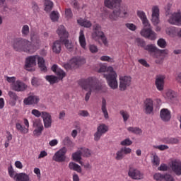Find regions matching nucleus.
Here are the masks:
<instances>
[{"instance_id": "nucleus-1", "label": "nucleus", "mask_w": 181, "mask_h": 181, "mask_svg": "<svg viewBox=\"0 0 181 181\" xmlns=\"http://www.w3.org/2000/svg\"><path fill=\"white\" fill-rule=\"evenodd\" d=\"M31 42L28 40L17 38L14 40L13 47L16 52H25V53H35L40 46V39L37 37H31Z\"/></svg>"}, {"instance_id": "nucleus-2", "label": "nucleus", "mask_w": 181, "mask_h": 181, "mask_svg": "<svg viewBox=\"0 0 181 181\" xmlns=\"http://www.w3.org/2000/svg\"><path fill=\"white\" fill-rule=\"evenodd\" d=\"M79 86L85 90L88 91L86 94L85 100L86 101H88L90 100V96L91 95V92L95 91V93H98L101 91V93H107V87L102 86L98 82L95 77H89L86 79H81L78 82Z\"/></svg>"}, {"instance_id": "nucleus-3", "label": "nucleus", "mask_w": 181, "mask_h": 181, "mask_svg": "<svg viewBox=\"0 0 181 181\" xmlns=\"http://www.w3.org/2000/svg\"><path fill=\"white\" fill-rule=\"evenodd\" d=\"M122 0H105V6L109 9H113V12L109 15L110 21H117L118 18H124L128 15V7L121 6Z\"/></svg>"}, {"instance_id": "nucleus-4", "label": "nucleus", "mask_w": 181, "mask_h": 181, "mask_svg": "<svg viewBox=\"0 0 181 181\" xmlns=\"http://www.w3.org/2000/svg\"><path fill=\"white\" fill-rule=\"evenodd\" d=\"M99 73H105L103 76L105 78H106L107 81V84L112 90H117L118 88V81L117 80V72L114 71V68L112 66L107 67L106 65H100V67L98 71Z\"/></svg>"}, {"instance_id": "nucleus-5", "label": "nucleus", "mask_w": 181, "mask_h": 181, "mask_svg": "<svg viewBox=\"0 0 181 181\" xmlns=\"http://www.w3.org/2000/svg\"><path fill=\"white\" fill-rule=\"evenodd\" d=\"M101 29L102 28L100 24H95L93 28L92 37L94 40H99L100 39L105 46H108L107 37H105V34H104Z\"/></svg>"}, {"instance_id": "nucleus-6", "label": "nucleus", "mask_w": 181, "mask_h": 181, "mask_svg": "<svg viewBox=\"0 0 181 181\" xmlns=\"http://www.w3.org/2000/svg\"><path fill=\"white\" fill-rule=\"evenodd\" d=\"M8 172L10 177L11 179H13L15 181H30V177H29V175L25 173H16L13 170V168H12V165H10L8 168Z\"/></svg>"}, {"instance_id": "nucleus-7", "label": "nucleus", "mask_w": 181, "mask_h": 181, "mask_svg": "<svg viewBox=\"0 0 181 181\" xmlns=\"http://www.w3.org/2000/svg\"><path fill=\"white\" fill-rule=\"evenodd\" d=\"M141 35L146 39H150V40H155L156 39V34L151 28V24L148 23V25H144V28L141 31Z\"/></svg>"}, {"instance_id": "nucleus-8", "label": "nucleus", "mask_w": 181, "mask_h": 181, "mask_svg": "<svg viewBox=\"0 0 181 181\" xmlns=\"http://www.w3.org/2000/svg\"><path fill=\"white\" fill-rule=\"evenodd\" d=\"M132 83V78L130 76H119V88L120 91H125Z\"/></svg>"}, {"instance_id": "nucleus-9", "label": "nucleus", "mask_w": 181, "mask_h": 181, "mask_svg": "<svg viewBox=\"0 0 181 181\" xmlns=\"http://www.w3.org/2000/svg\"><path fill=\"white\" fill-rule=\"evenodd\" d=\"M66 153H67V148L63 147L57 151L52 157V160L55 162H65L66 161Z\"/></svg>"}, {"instance_id": "nucleus-10", "label": "nucleus", "mask_w": 181, "mask_h": 181, "mask_svg": "<svg viewBox=\"0 0 181 181\" xmlns=\"http://www.w3.org/2000/svg\"><path fill=\"white\" fill-rule=\"evenodd\" d=\"M144 49L148 52L151 57L158 58L160 56V50L153 44L147 45L144 47Z\"/></svg>"}, {"instance_id": "nucleus-11", "label": "nucleus", "mask_w": 181, "mask_h": 181, "mask_svg": "<svg viewBox=\"0 0 181 181\" xmlns=\"http://www.w3.org/2000/svg\"><path fill=\"white\" fill-rule=\"evenodd\" d=\"M170 25H175L176 26H181V11L178 10L174 12L168 20Z\"/></svg>"}, {"instance_id": "nucleus-12", "label": "nucleus", "mask_w": 181, "mask_h": 181, "mask_svg": "<svg viewBox=\"0 0 181 181\" xmlns=\"http://www.w3.org/2000/svg\"><path fill=\"white\" fill-rule=\"evenodd\" d=\"M128 176L134 180H141V179H144V173H141L139 170L133 167H129Z\"/></svg>"}, {"instance_id": "nucleus-13", "label": "nucleus", "mask_w": 181, "mask_h": 181, "mask_svg": "<svg viewBox=\"0 0 181 181\" xmlns=\"http://www.w3.org/2000/svg\"><path fill=\"white\" fill-rule=\"evenodd\" d=\"M108 131V127L105 124H100L97 128V132L94 134V141L98 142L101 136Z\"/></svg>"}, {"instance_id": "nucleus-14", "label": "nucleus", "mask_w": 181, "mask_h": 181, "mask_svg": "<svg viewBox=\"0 0 181 181\" xmlns=\"http://www.w3.org/2000/svg\"><path fill=\"white\" fill-rule=\"evenodd\" d=\"M132 152V149L128 147H123L120 148L116 153L115 159L116 160H122L125 158V155H129Z\"/></svg>"}, {"instance_id": "nucleus-15", "label": "nucleus", "mask_w": 181, "mask_h": 181, "mask_svg": "<svg viewBox=\"0 0 181 181\" xmlns=\"http://www.w3.org/2000/svg\"><path fill=\"white\" fill-rule=\"evenodd\" d=\"M165 78L166 76L165 75H157L156 77L155 84L157 90L158 91H163V87H165Z\"/></svg>"}, {"instance_id": "nucleus-16", "label": "nucleus", "mask_w": 181, "mask_h": 181, "mask_svg": "<svg viewBox=\"0 0 181 181\" xmlns=\"http://www.w3.org/2000/svg\"><path fill=\"white\" fill-rule=\"evenodd\" d=\"M170 168L177 176H181V161L174 160L171 161Z\"/></svg>"}, {"instance_id": "nucleus-17", "label": "nucleus", "mask_w": 181, "mask_h": 181, "mask_svg": "<svg viewBox=\"0 0 181 181\" xmlns=\"http://www.w3.org/2000/svg\"><path fill=\"white\" fill-rule=\"evenodd\" d=\"M151 11H152L151 22L155 25H158L159 24V14H160L159 6H153L151 8Z\"/></svg>"}, {"instance_id": "nucleus-18", "label": "nucleus", "mask_w": 181, "mask_h": 181, "mask_svg": "<svg viewBox=\"0 0 181 181\" xmlns=\"http://www.w3.org/2000/svg\"><path fill=\"white\" fill-rule=\"evenodd\" d=\"M28 88L26 83H23L22 81L18 80L14 83L12 84V90L21 93L25 91Z\"/></svg>"}, {"instance_id": "nucleus-19", "label": "nucleus", "mask_w": 181, "mask_h": 181, "mask_svg": "<svg viewBox=\"0 0 181 181\" xmlns=\"http://www.w3.org/2000/svg\"><path fill=\"white\" fill-rule=\"evenodd\" d=\"M33 127L35 128L33 131V135L35 136H40L42 132H43V124L40 120L37 119L33 122Z\"/></svg>"}, {"instance_id": "nucleus-20", "label": "nucleus", "mask_w": 181, "mask_h": 181, "mask_svg": "<svg viewBox=\"0 0 181 181\" xmlns=\"http://www.w3.org/2000/svg\"><path fill=\"white\" fill-rule=\"evenodd\" d=\"M40 101V98L37 95H30L25 98L23 100V103L25 105H36Z\"/></svg>"}, {"instance_id": "nucleus-21", "label": "nucleus", "mask_w": 181, "mask_h": 181, "mask_svg": "<svg viewBox=\"0 0 181 181\" xmlns=\"http://www.w3.org/2000/svg\"><path fill=\"white\" fill-rule=\"evenodd\" d=\"M145 114H152L153 112V100L151 98H146L144 100Z\"/></svg>"}, {"instance_id": "nucleus-22", "label": "nucleus", "mask_w": 181, "mask_h": 181, "mask_svg": "<svg viewBox=\"0 0 181 181\" xmlns=\"http://www.w3.org/2000/svg\"><path fill=\"white\" fill-rule=\"evenodd\" d=\"M41 117L43 119L44 127L45 128H50L52 127V115L49 112H42Z\"/></svg>"}, {"instance_id": "nucleus-23", "label": "nucleus", "mask_w": 181, "mask_h": 181, "mask_svg": "<svg viewBox=\"0 0 181 181\" xmlns=\"http://www.w3.org/2000/svg\"><path fill=\"white\" fill-rule=\"evenodd\" d=\"M51 70H52V71L54 73H55V74H57V77H59V80H63V78H64V77H66V72H64V71H63V69L59 68L57 64H54L52 66Z\"/></svg>"}, {"instance_id": "nucleus-24", "label": "nucleus", "mask_w": 181, "mask_h": 181, "mask_svg": "<svg viewBox=\"0 0 181 181\" xmlns=\"http://www.w3.org/2000/svg\"><path fill=\"white\" fill-rule=\"evenodd\" d=\"M57 33L59 36L61 40H64L69 37V32H67L64 25H59L57 30Z\"/></svg>"}, {"instance_id": "nucleus-25", "label": "nucleus", "mask_w": 181, "mask_h": 181, "mask_svg": "<svg viewBox=\"0 0 181 181\" xmlns=\"http://www.w3.org/2000/svg\"><path fill=\"white\" fill-rule=\"evenodd\" d=\"M160 117L163 121L168 122V121H170L172 115L169 110L163 108L160 112Z\"/></svg>"}, {"instance_id": "nucleus-26", "label": "nucleus", "mask_w": 181, "mask_h": 181, "mask_svg": "<svg viewBox=\"0 0 181 181\" xmlns=\"http://www.w3.org/2000/svg\"><path fill=\"white\" fill-rule=\"evenodd\" d=\"M37 55L30 56L25 59V69L33 67L36 64Z\"/></svg>"}, {"instance_id": "nucleus-27", "label": "nucleus", "mask_w": 181, "mask_h": 181, "mask_svg": "<svg viewBox=\"0 0 181 181\" xmlns=\"http://www.w3.org/2000/svg\"><path fill=\"white\" fill-rule=\"evenodd\" d=\"M78 42L82 49H87V42L86 41V35H84V30H81L79 32Z\"/></svg>"}, {"instance_id": "nucleus-28", "label": "nucleus", "mask_w": 181, "mask_h": 181, "mask_svg": "<svg viewBox=\"0 0 181 181\" xmlns=\"http://www.w3.org/2000/svg\"><path fill=\"white\" fill-rule=\"evenodd\" d=\"M137 16L140 18L144 26H149V21L146 18V14L142 11H137Z\"/></svg>"}, {"instance_id": "nucleus-29", "label": "nucleus", "mask_w": 181, "mask_h": 181, "mask_svg": "<svg viewBox=\"0 0 181 181\" xmlns=\"http://www.w3.org/2000/svg\"><path fill=\"white\" fill-rule=\"evenodd\" d=\"M37 60L41 71H44V73H46V71H47V67H46L45 59H43V57H42L37 55Z\"/></svg>"}, {"instance_id": "nucleus-30", "label": "nucleus", "mask_w": 181, "mask_h": 181, "mask_svg": "<svg viewBox=\"0 0 181 181\" xmlns=\"http://www.w3.org/2000/svg\"><path fill=\"white\" fill-rule=\"evenodd\" d=\"M52 51L56 54H59L62 52V41L57 40L52 45Z\"/></svg>"}, {"instance_id": "nucleus-31", "label": "nucleus", "mask_w": 181, "mask_h": 181, "mask_svg": "<svg viewBox=\"0 0 181 181\" xmlns=\"http://www.w3.org/2000/svg\"><path fill=\"white\" fill-rule=\"evenodd\" d=\"M71 64L73 66H80L81 64H84L86 63V59L81 57L72 58L70 61Z\"/></svg>"}, {"instance_id": "nucleus-32", "label": "nucleus", "mask_w": 181, "mask_h": 181, "mask_svg": "<svg viewBox=\"0 0 181 181\" xmlns=\"http://www.w3.org/2000/svg\"><path fill=\"white\" fill-rule=\"evenodd\" d=\"M102 112L104 115V117L106 119H108V111L107 110V100L105 98H102V107H101Z\"/></svg>"}, {"instance_id": "nucleus-33", "label": "nucleus", "mask_w": 181, "mask_h": 181, "mask_svg": "<svg viewBox=\"0 0 181 181\" xmlns=\"http://www.w3.org/2000/svg\"><path fill=\"white\" fill-rule=\"evenodd\" d=\"M81 151H78L72 154L73 160H76V162H78L80 165H83V162L81 161Z\"/></svg>"}, {"instance_id": "nucleus-34", "label": "nucleus", "mask_w": 181, "mask_h": 181, "mask_svg": "<svg viewBox=\"0 0 181 181\" xmlns=\"http://www.w3.org/2000/svg\"><path fill=\"white\" fill-rule=\"evenodd\" d=\"M77 22L81 26H83V28H91L93 25L91 23V21L88 20H84L82 18L78 19Z\"/></svg>"}, {"instance_id": "nucleus-35", "label": "nucleus", "mask_w": 181, "mask_h": 181, "mask_svg": "<svg viewBox=\"0 0 181 181\" xmlns=\"http://www.w3.org/2000/svg\"><path fill=\"white\" fill-rule=\"evenodd\" d=\"M69 168L71 169V170H75V172H78V173H81V167L76 163H69Z\"/></svg>"}, {"instance_id": "nucleus-36", "label": "nucleus", "mask_w": 181, "mask_h": 181, "mask_svg": "<svg viewBox=\"0 0 181 181\" xmlns=\"http://www.w3.org/2000/svg\"><path fill=\"white\" fill-rule=\"evenodd\" d=\"M45 79L48 81L50 84H56V83L59 82V78L57 76L53 75H48L45 76Z\"/></svg>"}, {"instance_id": "nucleus-37", "label": "nucleus", "mask_w": 181, "mask_h": 181, "mask_svg": "<svg viewBox=\"0 0 181 181\" xmlns=\"http://www.w3.org/2000/svg\"><path fill=\"white\" fill-rule=\"evenodd\" d=\"M62 43H64V45L66 48L69 50V52H73V50L74 49L73 43L70 42V41H69L67 38H64V40H62Z\"/></svg>"}, {"instance_id": "nucleus-38", "label": "nucleus", "mask_w": 181, "mask_h": 181, "mask_svg": "<svg viewBox=\"0 0 181 181\" xmlns=\"http://www.w3.org/2000/svg\"><path fill=\"white\" fill-rule=\"evenodd\" d=\"M127 131H129V132H132V134H136V135H141V134H142V129L139 127H129L127 128Z\"/></svg>"}, {"instance_id": "nucleus-39", "label": "nucleus", "mask_w": 181, "mask_h": 181, "mask_svg": "<svg viewBox=\"0 0 181 181\" xmlns=\"http://www.w3.org/2000/svg\"><path fill=\"white\" fill-rule=\"evenodd\" d=\"M53 8V2L49 0H45V11L46 12H50Z\"/></svg>"}, {"instance_id": "nucleus-40", "label": "nucleus", "mask_w": 181, "mask_h": 181, "mask_svg": "<svg viewBox=\"0 0 181 181\" xmlns=\"http://www.w3.org/2000/svg\"><path fill=\"white\" fill-rule=\"evenodd\" d=\"M30 30H29V25H25L23 26L21 29V33L23 37H28L29 35Z\"/></svg>"}, {"instance_id": "nucleus-41", "label": "nucleus", "mask_w": 181, "mask_h": 181, "mask_svg": "<svg viewBox=\"0 0 181 181\" xmlns=\"http://www.w3.org/2000/svg\"><path fill=\"white\" fill-rule=\"evenodd\" d=\"M119 114L122 117L124 122H127L129 119V112H127V110H122L119 111Z\"/></svg>"}, {"instance_id": "nucleus-42", "label": "nucleus", "mask_w": 181, "mask_h": 181, "mask_svg": "<svg viewBox=\"0 0 181 181\" xmlns=\"http://www.w3.org/2000/svg\"><path fill=\"white\" fill-rule=\"evenodd\" d=\"M16 128L17 131H19L20 132H21V134H28V132L29 131V130H28V129H26L23 126H22V124H21L20 123L16 124Z\"/></svg>"}, {"instance_id": "nucleus-43", "label": "nucleus", "mask_w": 181, "mask_h": 181, "mask_svg": "<svg viewBox=\"0 0 181 181\" xmlns=\"http://www.w3.org/2000/svg\"><path fill=\"white\" fill-rule=\"evenodd\" d=\"M81 153L82 156H84L86 158H88L89 156H91V151L90 149L86 148H81Z\"/></svg>"}, {"instance_id": "nucleus-44", "label": "nucleus", "mask_w": 181, "mask_h": 181, "mask_svg": "<svg viewBox=\"0 0 181 181\" xmlns=\"http://www.w3.org/2000/svg\"><path fill=\"white\" fill-rule=\"evenodd\" d=\"M50 19L52 21V22H57L59 21V12L57 11H52L50 13Z\"/></svg>"}, {"instance_id": "nucleus-45", "label": "nucleus", "mask_w": 181, "mask_h": 181, "mask_svg": "<svg viewBox=\"0 0 181 181\" xmlns=\"http://www.w3.org/2000/svg\"><path fill=\"white\" fill-rule=\"evenodd\" d=\"M100 60H101V62H107V63H115L114 58H111L110 57L107 55L102 56L100 58Z\"/></svg>"}, {"instance_id": "nucleus-46", "label": "nucleus", "mask_w": 181, "mask_h": 181, "mask_svg": "<svg viewBox=\"0 0 181 181\" xmlns=\"http://www.w3.org/2000/svg\"><path fill=\"white\" fill-rule=\"evenodd\" d=\"M157 45L161 49H165V47H166V46H168V44L166 43V40H165V39H163V38H160L157 41Z\"/></svg>"}, {"instance_id": "nucleus-47", "label": "nucleus", "mask_w": 181, "mask_h": 181, "mask_svg": "<svg viewBox=\"0 0 181 181\" xmlns=\"http://www.w3.org/2000/svg\"><path fill=\"white\" fill-rule=\"evenodd\" d=\"M6 138V140L4 144V146L5 148H8V146H9V144L11 141H12V138H13L12 134H11V132H7V135Z\"/></svg>"}, {"instance_id": "nucleus-48", "label": "nucleus", "mask_w": 181, "mask_h": 181, "mask_svg": "<svg viewBox=\"0 0 181 181\" xmlns=\"http://www.w3.org/2000/svg\"><path fill=\"white\" fill-rule=\"evenodd\" d=\"M167 97L170 100H173V98H176V97H177V93L174 90H168L167 92Z\"/></svg>"}, {"instance_id": "nucleus-49", "label": "nucleus", "mask_w": 181, "mask_h": 181, "mask_svg": "<svg viewBox=\"0 0 181 181\" xmlns=\"http://www.w3.org/2000/svg\"><path fill=\"white\" fill-rule=\"evenodd\" d=\"M153 179L156 181H162V180H164L165 179V174H160L159 173H156L154 175H153Z\"/></svg>"}, {"instance_id": "nucleus-50", "label": "nucleus", "mask_w": 181, "mask_h": 181, "mask_svg": "<svg viewBox=\"0 0 181 181\" xmlns=\"http://www.w3.org/2000/svg\"><path fill=\"white\" fill-rule=\"evenodd\" d=\"M166 144H170L171 145H176L179 144V139L176 138H169L166 139Z\"/></svg>"}, {"instance_id": "nucleus-51", "label": "nucleus", "mask_w": 181, "mask_h": 181, "mask_svg": "<svg viewBox=\"0 0 181 181\" xmlns=\"http://www.w3.org/2000/svg\"><path fill=\"white\" fill-rule=\"evenodd\" d=\"M65 17L66 19H71V18H73V11H71V8L65 9Z\"/></svg>"}, {"instance_id": "nucleus-52", "label": "nucleus", "mask_w": 181, "mask_h": 181, "mask_svg": "<svg viewBox=\"0 0 181 181\" xmlns=\"http://www.w3.org/2000/svg\"><path fill=\"white\" fill-rule=\"evenodd\" d=\"M120 144L122 146H129L132 145V141H131L129 139H126L121 141Z\"/></svg>"}, {"instance_id": "nucleus-53", "label": "nucleus", "mask_w": 181, "mask_h": 181, "mask_svg": "<svg viewBox=\"0 0 181 181\" xmlns=\"http://www.w3.org/2000/svg\"><path fill=\"white\" fill-rule=\"evenodd\" d=\"M125 26L127 28V29H129V30H132V32L136 30V25H135L134 23H127L125 24Z\"/></svg>"}, {"instance_id": "nucleus-54", "label": "nucleus", "mask_w": 181, "mask_h": 181, "mask_svg": "<svg viewBox=\"0 0 181 181\" xmlns=\"http://www.w3.org/2000/svg\"><path fill=\"white\" fill-rule=\"evenodd\" d=\"M63 143H64V145H65L66 146H71L73 141H71V140L70 139V137L66 136L64 138Z\"/></svg>"}, {"instance_id": "nucleus-55", "label": "nucleus", "mask_w": 181, "mask_h": 181, "mask_svg": "<svg viewBox=\"0 0 181 181\" xmlns=\"http://www.w3.org/2000/svg\"><path fill=\"white\" fill-rule=\"evenodd\" d=\"M89 50L91 53H97L98 52V47L95 45H89Z\"/></svg>"}, {"instance_id": "nucleus-56", "label": "nucleus", "mask_w": 181, "mask_h": 181, "mask_svg": "<svg viewBox=\"0 0 181 181\" xmlns=\"http://www.w3.org/2000/svg\"><path fill=\"white\" fill-rule=\"evenodd\" d=\"M159 163H160V160L159 159V157L157 155H154L153 159V165H154L155 166H159Z\"/></svg>"}, {"instance_id": "nucleus-57", "label": "nucleus", "mask_w": 181, "mask_h": 181, "mask_svg": "<svg viewBox=\"0 0 181 181\" xmlns=\"http://www.w3.org/2000/svg\"><path fill=\"white\" fill-rule=\"evenodd\" d=\"M155 149H159V151H166V149H169V146L166 145H160V146H153Z\"/></svg>"}, {"instance_id": "nucleus-58", "label": "nucleus", "mask_w": 181, "mask_h": 181, "mask_svg": "<svg viewBox=\"0 0 181 181\" xmlns=\"http://www.w3.org/2000/svg\"><path fill=\"white\" fill-rule=\"evenodd\" d=\"M8 95L10 98H11V100H13L14 101H16V100H18V95H16V93L13 91L10 90L8 92Z\"/></svg>"}, {"instance_id": "nucleus-59", "label": "nucleus", "mask_w": 181, "mask_h": 181, "mask_svg": "<svg viewBox=\"0 0 181 181\" xmlns=\"http://www.w3.org/2000/svg\"><path fill=\"white\" fill-rule=\"evenodd\" d=\"M31 114L33 115H34L35 117H37V118H39V117H42V112H40V111L36 110V109H33L31 111Z\"/></svg>"}, {"instance_id": "nucleus-60", "label": "nucleus", "mask_w": 181, "mask_h": 181, "mask_svg": "<svg viewBox=\"0 0 181 181\" xmlns=\"http://www.w3.org/2000/svg\"><path fill=\"white\" fill-rule=\"evenodd\" d=\"M153 59H157L155 61L156 64H162V63H163V57H162V54H160V56L158 58L153 57Z\"/></svg>"}, {"instance_id": "nucleus-61", "label": "nucleus", "mask_w": 181, "mask_h": 181, "mask_svg": "<svg viewBox=\"0 0 181 181\" xmlns=\"http://www.w3.org/2000/svg\"><path fill=\"white\" fill-rule=\"evenodd\" d=\"M6 81H8V83H12V84H14L15 83H16V77L15 76H6Z\"/></svg>"}, {"instance_id": "nucleus-62", "label": "nucleus", "mask_w": 181, "mask_h": 181, "mask_svg": "<svg viewBox=\"0 0 181 181\" xmlns=\"http://www.w3.org/2000/svg\"><path fill=\"white\" fill-rule=\"evenodd\" d=\"M80 117H88L90 114L87 110H80L78 113Z\"/></svg>"}, {"instance_id": "nucleus-63", "label": "nucleus", "mask_w": 181, "mask_h": 181, "mask_svg": "<svg viewBox=\"0 0 181 181\" xmlns=\"http://www.w3.org/2000/svg\"><path fill=\"white\" fill-rule=\"evenodd\" d=\"M165 181H175V178L170 174H165L164 180Z\"/></svg>"}, {"instance_id": "nucleus-64", "label": "nucleus", "mask_w": 181, "mask_h": 181, "mask_svg": "<svg viewBox=\"0 0 181 181\" xmlns=\"http://www.w3.org/2000/svg\"><path fill=\"white\" fill-rule=\"evenodd\" d=\"M139 63L144 66V67H149V64L144 59H139Z\"/></svg>"}]
</instances>
